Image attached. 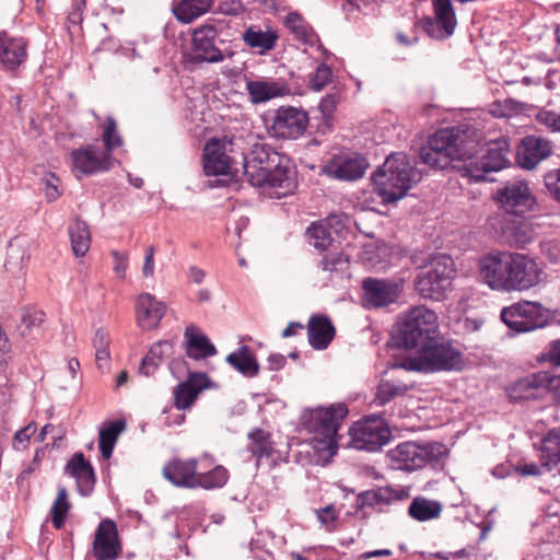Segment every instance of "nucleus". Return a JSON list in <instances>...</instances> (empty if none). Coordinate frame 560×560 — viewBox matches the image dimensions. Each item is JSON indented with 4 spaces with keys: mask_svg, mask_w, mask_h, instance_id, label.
Wrapping results in <instances>:
<instances>
[{
    "mask_svg": "<svg viewBox=\"0 0 560 560\" xmlns=\"http://www.w3.org/2000/svg\"><path fill=\"white\" fill-rule=\"evenodd\" d=\"M482 283L493 291H525L540 282L541 270L527 255L512 252H491L477 264Z\"/></svg>",
    "mask_w": 560,
    "mask_h": 560,
    "instance_id": "1",
    "label": "nucleus"
},
{
    "mask_svg": "<svg viewBox=\"0 0 560 560\" xmlns=\"http://www.w3.org/2000/svg\"><path fill=\"white\" fill-rule=\"evenodd\" d=\"M376 194L384 203H395L421 180V173L413 167L407 155L397 152L388 155L372 176Z\"/></svg>",
    "mask_w": 560,
    "mask_h": 560,
    "instance_id": "2",
    "label": "nucleus"
},
{
    "mask_svg": "<svg viewBox=\"0 0 560 560\" xmlns=\"http://www.w3.org/2000/svg\"><path fill=\"white\" fill-rule=\"evenodd\" d=\"M393 369L416 372L458 371L464 366L463 354L451 341L438 335L419 348L415 354L396 358Z\"/></svg>",
    "mask_w": 560,
    "mask_h": 560,
    "instance_id": "3",
    "label": "nucleus"
},
{
    "mask_svg": "<svg viewBox=\"0 0 560 560\" xmlns=\"http://www.w3.org/2000/svg\"><path fill=\"white\" fill-rule=\"evenodd\" d=\"M347 415L348 408L343 404L304 411L302 425L308 433L313 434L314 447L317 451H328L331 455L336 454L337 432Z\"/></svg>",
    "mask_w": 560,
    "mask_h": 560,
    "instance_id": "4",
    "label": "nucleus"
},
{
    "mask_svg": "<svg viewBox=\"0 0 560 560\" xmlns=\"http://www.w3.org/2000/svg\"><path fill=\"white\" fill-rule=\"evenodd\" d=\"M470 141L460 135L458 128L440 129L429 138L428 144L422 147L420 159L424 164L436 168L447 167L453 160L462 161L464 164Z\"/></svg>",
    "mask_w": 560,
    "mask_h": 560,
    "instance_id": "5",
    "label": "nucleus"
},
{
    "mask_svg": "<svg viewBox=\"0 0 560 560\" xmlns=\"http://www.w3.org/2000/svg\"><path fill=\"white\" fill-rule=\"evenodd\" d=\"M454 272V261L451 256L433 255L420 267L415 279V288L421 298L440 301L450 289Z\"/></svg>",
    "mask_w": 560,
    "mask_h": 560,
    "instance_id": "6",
    "label": "nucleus"
},
{
    "mask_svg": "<svg viewBox=\"0 0 560 560\" xmlns=\"http://www.w3.org/2000/svg\"><path fill=\"white\" fill-rule=\"evenodd\" d=\"M469 143L468 156L466 158V162L460 166L464 176L476 182L486 180L487 174L501 171L508 165L510 144L506 138H499L487 143L480 156L477 155L478 143L474 140Z\"/></svg>",
    "mask_w": 560,
    "mask_h": 560,
    "instance_id": "7",
    "label": "nucleus"
},
{
    "mask_svg": "<svg viewBox=\"0 0 560 560\" xmlns=\"http://www.w3.org/2000/svg\"><path fill=\"white\" fill-rule=\"evenodd\" d=\"M438 315L425 306L409 310L398 327V342L407 349H419L438 335Z\"/></svg>",
    "mask_w": 560,
    "mask_h": 560,
    "instance_id": "8",
    "label": "nucleus"
},
{
    "mask_svg": "<svg viewBox=\"0 0 560 560\" xmlns=\"http://www.w3.org/2000/svg\"><path fill=\"white\" fill-rule=\"evenodd\" d=\"M444 453L445 446L442 443L404 442L389 450L387 458L392 468L413 471L427 464L438 463Z\"/></svg>",
    "mask_w": 560,
    "mask_h": 560,
    "instance_id": "9",
    "label": "nucleus"
},
{
    "mask_svg": "<svg viewBox=\"0 0 560 560\" xmlns=\"http://www.w3.org/2000/svg\"><path fill=\"white\" fill-rule=\"evenodd\" d=\"M488 224L510 246L523 247L535 235L534 226L526 214H493Z\"/></svg>",
    "mask_w": 560,
    "mask_h": 560,
    "instance_id": "10",
    "label": "nucleus"
},
{
    "mask_svg": "<svg viewBox=\"0 0 560 560\" xmlns=\"http://www.w3.org/2000/svg\"><path fill=\"white\" fill-rule=\"evenodd\" d=\"M349 434L354 448L368 452L381 450L392 436L389 428L377 416H370L355 422L350 428Z\"/></svg>",
    "mask_w": 560,
    "mask_h": 560,
    "instance_id": "11",
    "label": "nucleus"
},
{
    "mask_svg": "<svg viewBox=\"0 0 560 560\" xmlns=\"http://www.w3.org/2000/svg\"><path fill=\"white\" fill-rule=\"evenodd\" d=\"M501 319L509 328L517 332H527L544 327L547 315L540 303L523 301L503 307Z\"/></svg>",
    "mask_w": 560,
    "mask_h": 560,
    "instance_id": "12",
    "label": "nucleus"
},
{
    "mask_svg": "<svg viewBox=\"0 0 560 560\" xmlns=\"http://www.w3.org/2000/svg\"><path fill=\"white\" fill-rule=\"evenodd\" d=\"M281 162H285V156L266 144H255L250 152L243 156L244 175L250 185H261L267 174L273 167L280 166Z\"/></svg>",
    "mask_w": 560,
    "mask_h": 560,
    "instance_id": "13",
    "label": "nucleus"
},
{
    "mask_svg": "<svg viewBox=\"0 0 560 560\" xmlns=\"http://www.w3.org/2000/svg\"><path fill=\"white\" fill-rule=\"evenodd\" d=\"M218 32L213 25H203L194 31L192 43L185 58L191 63H217L224 60L222 50L217 45Z\"/></svg>",
    "mask_w": 560,
    "mask_h": 560,
    "instance_id": "14",
    "label": "nucleus"
},
{
    "mask_svg": "<svg viewBox=\"0 0 560 560\" xmlns=\"http://www.w3.org/2000/svg\"><path fill=\"white\" fill-rule=\"evenodd\" d=\"M495 199L501 208L497 214H527L535 205L527 183L520 179L509 182L498 189Z\"/></svg>",
    "mask_w": 560,
    "mask_h": 560,
    "instance_id": "15",
    "label": "nucleus"
},
{
    "mask_svg": "<svg viewBox=\"0 0 560 560\" xmlns=\"http://www.w3.org/2000/svg\"><path fill=\"white\" fill-rule=\"evenodd\" d=\"M232 145V140L228 138H213L206 144L203 171L207 176L230 175L236 171V161L230 155Z\"/></svg>",
    "mask_w": 560,
    "mask_h": 560,
    "instance_id": "16",
    "label": "nucleus"
},
{
    "mask_svg": "<svg viewBox=\"0 0 560 560\" xmlns=\"http://www.w3.org/2000/svg\"><path fill=\"white\" fill-rule=\"evenodd\" d=\"M307 113L292 106H281L276 110L272 119L271 131L275 137L283 139H295L307 128Z\"/></svg>",
    "mask_w": 560,
    "mask_h": 560,
    "instance_id": "17",
    "label": "nucleus"
},
{
    "mask_svg": "<svg viewBox=\"0 0 560 560\" xmlns=\"http://www.w3.org/2000/svg\"><path fill=\"white\" fill-rule=\"evenodd\" d=\"M73 172L80 175H92L108 171L112 166V156L97 145L81 147L71 152Z\"/></svg>",
    "mask_w": 560,
    "mask_h": 560,
    "instance_id": "18",
    "label": "nucleus"
},
{
    "mask_svg": "<svg viewBox=\"0 0 560 560\" xmlns=\"http://www.w3.org/2000/svg\"><path fill=\"white\" fill-rule=\"evenodd\" d=\"M93 556L96 560H116L122 552L117 525L110 518L100 522L92 544Z\"/></svg>",
    "mask_w": 560,
    "mask_h": 560,
    "instance_id": "19",
    "label": "nucleus"
},
{
    "mask_svg": "<svg viewBox=\"0 0 560 560\" xmlns=\"http://www.w3.org/2000/svg\"><path fill=\"white\" fill-rule=\"evenodd\" d=\"M362 290L364 304L376 308L394 303L402 290V284L388 279L366 278L363 280Z\"/></svg>",
    "mask_w": 560,
    "mask_h": 560,
    "instance_id": "20",
    "label": "nucleus"
},
{
    "mask_svg": "<svg viewBox=\"0 0 560 560\" xmlns=\"http://www.w3.org/2000/svg\"><path fill=\"white\" fill-rule=\"evenodd\" d=\"M369 164L359 154H342L334 156L323 168L324 174L340 180H355L365 173Z\"/></svg>",
    "mask_w": 560,
    "mask_h": 560,
    "instance_id": "21",
    "label": "nucleus"
},
{
    "mask_svg": "<svg viewBox=\"0 0 560 560\" xmlns=\"http://www.w3.org/2000/svg\"><path fill=\"white\" fill-rule=\"evenodd\" d=\"M262 188L270 198L280 199L293 194L296 188V178L294 171L289 166V160L281 162L280 166L273 167L267 174V178L261 185H255Z\"/></svg>",
    "mask_w": 560,
    "mask_h": 560,
    "instance_id": "22",
    "label": "nucleus"
},
{
    "mask_svg": "<svg viewBox=\"0 0 560 560\" xmlns=\"http://www.w3.org/2000/svg\"><path fill=\"white\" fill-rule=\"evenodd\" d=\"M435 20L428 18L423 20V28L435 38L448 37L454 33L456 16L451 0H432Z\"/></svg>",
    "mask_w": 560,
    "mask_h": 560,
    "instance_id": "23",
    "label": "nucleus"
},
{
    "mask_svg": "<svg viewBox=\"0 0 560 560\" xmlns=\"http://www.w3.org/2000/svg\"><path fill=\"white\" fill-rule=\"evenodd\" d=\"M197 459H173L162 470L163 477L178 488L196 489Z\"/></svg>",
    "mask_w": 560,
    "mask_h": 560,
    "instance_id": "24",
    "label": "nucleus"
},
{
    "mask_svg": "<svg viewBox=\"0 0 560 560\" xmlns=\"http://www.w3.org/2000/svg\"><path fill=\"white\" fill-rule=\"evenodd\" d=\"M550 141L536 136L525 137L517 149V162L526 170L534 168L551 154Z\"/></svg>",
    "mask_w": 560,
    "mask_h": 560,
    "instance_id": "25",
    "label": "nucleus"
},
{
    "mask_svg": "<svg viewBox=\"0 0 560 560\" xmlns=\"http://www.w3.org/2000/svg\"><path fill=\"white\" fill-rule=\"evenodd\" d=\"M209 380L205 373L190 372L188 378L174 389V405L178 410L189 409L198 395L208 387Z\"/></svg>",
    "mask_w": 560,
    "mask_h": 560,
    "instance_id": "26",
    "label": "nucleus"
},
{
    "mask_svg": "<svg viewBox=\"0 0 560 560\" xmlns=\"http://www.w3.org/2000/svg\"><path fill=\"white\" fill-rule=\"evenodd\" d=\"M511 400L539 399L546 394V372H538L520 378L506 388Z\"/></svg>",
    "mask_w": 560,
    "mask_h": 560,
    "instance_id": "27",
    "label": "nucleus"
},
{
    "mask_svg": "<svg viewBox=\"0 0 560 560\" xmlns=\"http://www.w3.org/2000/svg\"><path fill=\"white\" fill-rule=\"evenodd\" d=\"M166 306L158 301L150 293H142L136 301L137 322L143 329H153L158 327L160 320L165 315Z\"/></svg>",
    "mask_w": 560,
    "mask_h": 560,
    "instance_id": "28",
    "label": "nucleus"
},
{
    "mask_svg": "<svg viewBox=\"0 0 560 560\" xmlns=\"http://www.w3.org/2000/svg\"><path fill=\"white\" fill-rule=\"evenodd\" d=\"M246 91L252 103L259 104L285 95L289 88L283 80L258 79L247 81Z\"/></svg>",
    "mask_w": 560,
    "mask_h": 560,
    "instance_id": "29",
    "label": "nucleus"
},
{
    "mask_svg": "<svg viewBox=\"0 0 560 560\" xmlns=\"http://www.w3.org/2000/svg\"><path fill=\"white\" fill-rule=\"evenodd\" d=\"M66 472L77 480L79 492L88 495L94 488L95 475L90 462L84 458L83 453H75L66 466Z\"/></svg>",
    "mask_w": 560,
    "mask_h": 560,
    "instance_id": "30",
    "label": "nucleus"
},
{
    "mask_svg": "<svg viewBox=\"0 0 560 560\" xmlns=\"http://www.w3.org/2000/svg\"><path fill=\"white\" fill-rule=\"evenodd\" d=\"M307 336L314 349L324 350L335 337V327L328 317L313 315L307 324Z\"/></svg>",
    "mask_w": 560,
    "mask_h": 560,
    "instance_id": "31",
    "label": "nucleus"
},
{
    "mask_svg": "<svg viewBox=\"0 0 560 560\" xmlns=\"http://www.w3.org/2000/svg\"><path fill=\"white\" fill-rule=\"evenodd\" d=\"M186 354L194 360H202L217 353L215 347L210 339L200 330L190 325L185 329Z\"/></svg>",
    "mask_w": 560,
    "mask_h": 560,
    "instance_id": "32",
    "label": "nucleus"
},
{
    "mask_svg": "<svg viewBox=\"0 0 560 560\" xmlns=\"http://www.w3.org/2000/svg\"><path fill=\"white\" fill-rule=\"evenodd\" d=\"M26 59V43L23 38H12L0 34V62L9 69L19 67Z\"/></svg>",
    "mask_w": 560,
    "mask_h": 560,
    "instance_id": "33",
    "label": "nucleus"
},
{
    "mask_svg": "<svg viewBox=\"0 0 560 560\" xmlns=\"http://www.w3.org/2000/svg\"><path fill=\"white\" fill-rule=\"evenodd\" d=\"M541 467L560 475V428L552 429L541 439Z\"/></svg>",
    "mask_w": 560,
    "mask_h": 560,
    "instance_id": "34",
    "label": "nucleus"
},
{
    "mask_svg": "<svg viewBox=\"0 0 560 560\" xmlns=\"http://www.w3.org/2000/svg\"><path fill=\"white\" fill-rule=\"evenodd\" d=\"M68 233L73 254L77 257H83L91 246V233L86 222L74 218L68 228Z\"/></svg>",
    "mask_w": 560,
    "mask_h": 560,
    "instance_id": "35",
    "label": "nucleus"
},
{
    "mask_svg": "<svg viewBox=\"0 0 560 560\" xmlns=\"http://www.w3.org/2000/svg\"><path fill=\"white\" fill-rule=\"evenodd\" d=\"M442 512V504L439 501L424 497H416L409 508V515L418 522H427L438 518Z\"/></svg>",
    "mask_w": 560,
    "mask_h": 560,
    "instance_id": "36",
    "label": "nucleus"
},
{
    "mask_svg": "<svg viewBox=\"0 0 560 560\" xmlns=\"http://www.w3.org/2000/svg\"><path fill=\"white\" fill-rule=\"evenodd\" d=\"M226 362L241 374L247 377L256 376L259 371V364L257 360L254 358L249 351V348L246 346H243L237 351L230 353L226 357Z\"/></svg>",
    "mask_w": 560,
    "mask_h": 560,
    "instance_id": "37",
    "label": "nucleus"
},
{
    "mask_svg": "<svg viewBox=\"0 0 560 560\" xmlns=\"http://www.w3.org/2000/svg\"><path fill=\"white\" fill-rule=\"evenodd\" d=\"M212 3L213 0H180L173 11L179 21L190 23L208 12Z\"/></svg>",
    "mask_w": 560,
    "mask_h": 560,
    "instance_id": "38",
    "label": "nucleus"
},
{
    "mask_svg": "<svg viewBox=\"0 0 560 560\" xmlns=\"http://www.w3.org/2000/svg\"><path fill=\"white\" fill-rule=\"evenodd\" d=\"M172 348V342L167 340L154 343L142 359L139 372L145 376L152 375L161 364L163 357L168 354Z\"/></svg>",
    "mask_w": 560,
    "mask_h": 560,
    "instance_id": "39",
    "label": "nucleus"
},
{
    "mask_svg": "<svg viewBox=\"0 0 560 560\" xmlns=\"http://www.w3.org/2000/svg\"><path fill=\"white\" fill-rule=\"evenodd\" d=\"M125 428L126 422L124 420H115L106 423L104 428L101 429L100 450L105 459H108L112 456L117 439Z\"/></svg>",
    "mask_w": 560,
    "mask_h": 560,
    "instance_id": "40",
    "label": "nucleus"
},
{
    "mask_svg": "<svg viewBox=\"0 0 560 560\" xmlns=\"http://www.w3.org/2000/svg\"><path fill=\"white\" fill-rule=\"evenodd\" d=\"M411 387L401 382L383 380L377 386L374 401L378 406H384L396 397L406 395Z\"/></svg>",
    "mask_w": 560,
    "mask_h": 560,
    "instance_id": "41",
    "label": "nucleus"
},
{
    "mask_svg": "<svg viewBox=\"0 0 560 560\" xmlns=\"http://www.w3.org/2000/svg\"><path fill=\"white\" fill-rule=\"evenodd\" d=\"M278 36L273 32H264L254 27L247 28L243 34V39L252 48H258L260 52L273 49Z\"/></svg>",
    "mask_w": 560,
    "mask_h": 560,
    "instance_id": "42",
    "label": "nucleus"
},
{
    "mask_svg": "<svg viewBox=\"0 0 560 560\" xmlns=\"http://www.w3.org/2000/svg\"><path fill=\"white\" fill-rule=\"evenodd\" d=\"M229 480V471L221 465L207 472H198L196 488L213 490L222 488Z\"/></svg>",
    "mask_w": 560,
    "mask_h": 560,
    "instance_id": "43",
    "label": "nucleus"
},
{
    "mask_svg": "<svg viewBox=\"0 0 560 560\" xmlns=\"http://www.w3.org/2000/svg\"><path fill=\"white\" fill-rule=\"evenodd\" d=\"M248 438L252 441L249 450L258 459L269 457L272 454L273 447L268 432L256 429L248 434Z\"/></svg>",
    "mask_w": 560,
    "mask_h": 560,
    "instance_id": "44",
    "label": "nucleus"
},
{
    "mask_svg": "<svg viewBox=\"0 0 560 560\" xmlns=\"http://www.w3.org/2000/svg\"><path fill=\"white\" fill-rule=\"evenodd\" d=\"M69 510L70 503L68 501L67 490L59 488L50 510L51 522L55 528L60 529L63 526Z\"/></svg>",
    "mask_w": 560,
    "mask_h": 560,
    "instance_id": "45",
    "label": "nucleus"
},
{
    "mask_svg": "<svg viewBox=\"0 0 560 560\" xmlns=\"http://www.w3.org/2000/svg\"><path fill=\"white\" fill-rule=\"evenodd\" d=\"M285 25L298 40L303 43L312 42V30L305 20L296 12L289 13L285 18Z\"/></svg>",
    "mask_w": 560,
    "mask_h": 560,
    "instance_id": "46",
    "label": "nucleus"
},
{
    "mask_svg": "<svg viewBox=\"0 0 560 560\" xmlns=\"http://www.w3.org/2000/svg\"><path fill=\"white\" fill-rule=\"evenodd\" d=\"M525 109V104L513 98L495 101L490 105V114L494 117L503 118L518 115Z\"/></svg>",
    "mask_w": 560,
    "mask_h": 560,
    "instance_id": "47",
    "label": "nucleus"
},
{
    "mask_svg": "<svg viewBox=\"0 0 560 560\" xmlns=\"http://www.w3.org/2000/svg\"><path fill=\"white\" fill-rule=\"evenodd\" d=\"M310 244L319 250L327 249L332 242L330 232L324 224H313L307 229Z\"/></svg>",
    "mask_w": 560,
    "mask_h": 560,
    "instance_id": "48",
    "label": "nucleus"
},
{
    "mask_svg": "<svg viewBox=\"0 0 560 560\" xmlns=\"http://www.w3.org/2000/svg\"><path fill=\"white\" fill-rule=\"evenodd\" d=\"M103 142L105 147L103 151L109 155L115 149L122 144V140L117 131V124L113 117H107L106 119L103 132Z\"/></svg>",
    "mask_w": 560,
    "mask_h": 560,
    "instance_id": "49",
    "label": "nucleus"
},
{
    "mask_svg": "<svg viewBox=\"0 0 560 560\" xmlns=\"http://www.w3.org/2000/svg\"><path fill=\"white\" fill-rule=\"evenodd\" d=\"M331 78L332 71L330 67L326 63H320L310 79V85L313 90L320 91L331 81Z\"/></svg>",
    "mask_w": 560,
    "mask_h": 560,
    "instance_id": "50",
    "label": "nucleus"
},
{
    "mask_svg": "<svg viewBox=\"0 0 560 560\" xmlns=\"http://www.w3.org/2000/svg\"><path fill=\"white\" fill-rule=\"evenodd\" d=\"M348 258L341 253H330L323 257L320 260V268L324 271H339L346 268Z\"/></svg>",
    "mask_w": 560,
    "mask_h": 560,
    "instance_id": "51",
    "label": "nucleus"
},
{
    "mask_svg": "<svg viewBox=\"0 0 560 560\" xmlns=\"http://www.w3.org/2000/svg\"><path fill=\"white\" fill-rule=\"evenodd\" d=\"M537 121L551 131L560 132V112L556 110H540L537 116Z\"/></svg>",
    "mask_w": 560,
    "mask_h": 560,
    "instance_id": "52",
    "label": "nucleus"
},
{
    "mask_svg": "<svg viewBox=\"0 0 560 560\" xmlns=\"http://www.w3.org/2000/svg\"><path fill=\"white\" fill-rule=\"evenodd\" d=\"M544 183L555 199L560 201V168L547 172L544 176Z\"/></svg>",
    "mask_w": 560,
    "mask_h": 560,
    "instance_id": "53",
    "label": "nucleus"
},
{
    "mask_svg": "<svg viewBox=\"0 0 560 560\" xmlns=\"http://www.w3.org/2000/svg\"><path fill=\"white\" fill-rule=\"evenodd\" d=\"M318 522L328 530L332 529L334 523L337 521L339 513L332 504L315 511Z\"/></svg>",
    "mask_w": 560,
    "mask_h": 560,
    "instance_id": "54",
    "label": "nucleus"
},
{
    "mask_svg": "<svg viewBox=\"0 0 560 560\" xmlns=\"http://www.w3.org/2000/svg\"><path fill=\"white\" fill-rule=\"evenodd\" d=\"M110 255L114 259V272L119 278L124 279L128 268V254L125 252L112 250Z\"/></svg>",
    "mask_w": 560,
    "mask_h": 560,
    "instance_id": "55",
    "label": "nucleus"
},
{
    "mask_svg": "<svg viewBox=\"0 0 560 560\" xmlns=\"http://www.w3.org/2000/svg\"><path fill=\"white\" fill-rule=\"evenodd\" d=\"M36 431V425L31 423L23 429L19 430L14 434V447L20 450L21 446L24 447L25 443L28 442L31 435H33Z\"/></svg>",
    "mask_w": 560,
    "mask_h": 560,
    "instance_id": "56",
    "label": "nucleus"
},
{
    "mask_svg": "<svg viewBox=\"0 0 560 560\" xmlns=\"http://www.w3.org/2000/svg\"><path fill=\"white\" fill-rule=\"evenodd\" d=\"M45 194L48 201H55L59 196L60 191L58 190V182L59 179L54 175L49 174L45 179Z\"/></svg>",
    "mask_w": 560,
    "mask_h": 560,
    "instance_id": "57",
    "label": "nucleus"
},
{
    "mask_svg": "<svg viewBox=\"0 0 560 560\" xmlns=\"http://www.w3.org/2000/svg\"><path fill=\"white\" fill-rule=\"evenodd\" d=\"M339 102V96L336 93L327 94L318 104V108L325 117H329Z\"/></svg>",
    "mask_w": 560,
    "mask_h": 560,
    "instance_id": "58",
    "label": "nucleus"
},
{
    "mask_svg": "<svg viewBox=\"0 0 560 560\" xmlns=\"http://www.w3.org/2000/svg\"><path fill=\"white\" fill-rule=\"evenodd\" d=\"M220 11L223 14L236 15L244 11L243 0H222Z\"/></svg>",
    "mask_w": 560,
    "mask_h": 560,
    "instance_id": "59",
    "label": "nucleus"
},
{
    "mask_svg": "<svg viewBox=\"0 0 560 560\" xmlns=\"http://www.w3.org/2000/svg\"><path fill=\"white\" fill-rule=\"evenodd\" d=\"M154 254L155 249L153 246H149L145 250L144 261L142 267V275L145 278H151L154 275Z\"/></svg>",
    "mask_w": 560,
    "mask_h": 560,
    "instance_id": "60",
    "label": "nucleus"
},
{
    "mask_svg": "<svg viewBox=\"0 0 560 560\" xmlns=\"http://www.w3.org/2000/svg\"><path fill=\"white\" fill-rule=\"evenodd\" d=\"M544 358L553 365H560V339L550 341Z\"/></svg>",
    "mask_w": 560,
    "mask_h": 560,
    "instance_id": "61",
    "label": "nucleus"
},
{
    "mask_svg": "<svg viewBox=\"0 0 560 560\" xmlns=\"http://www.w3.org/2000/svg\"><path fill=\"white\" fill-rule=\"evenodd\" d=\"M95 361L101 372L107 371L110 362L109 349H95Z\"/></svg>",
    "mask_w": 560,
    "mask_h": 560,
    "instance_id": "62",
    "label": "nucleus"
},
{
    "mask_svg": "<svg viewBox=\"0 0 560 560\" xmlns=\"http://www.w3.org/2000/svg\"><path fill=\"white\" fill-rule=\"evenodd\" d=\"M109 343H110V339H109L108 332L103 328H98L95 331V335L93 338L94 349H109Z\"/></svg>",
    "mask_w": 560,
    "mask_h": 560,
    "instance_id": "63",
    "label": "nucleus"
},
{
    "mask_svg": "<svg viewBox=\"0 0 560 560\" xmlns=\"http://www.w3.org/2000/svg\"><path fill=\"white\" fill-rule=\"evenodd\" d=\"M552 392L560 399V375H552L546 372V393Z\"/></svg>",
    "mask_w": 560,
    "mask_h": 560,
    "instance_id": "64",
    "label": "nucleus"
}]
</instances>
